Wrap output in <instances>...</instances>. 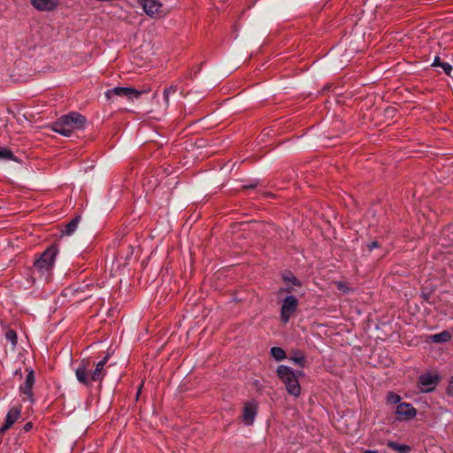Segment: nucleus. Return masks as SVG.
Here are the masks:
<instances>
[{"label": "nucleus", "instance_id": "nucleus-1", "mask_svg": "<svg viewBox=\"0 0 453 453\" xmlns=\"http://www.w3.org/2000/svg\"><path fill=\"white\" fill-rule=\"evenodd\" d=\"M109 360L106 355L97 363H91L88 359H82L75 369V377L79 383L89 388L92 382H102L106 375L105 365Z\"/></svg>", "mask_w": 453, "mask_h": 453}, {"label": "nucleus", "instance_id": "nucleus-2", "mask_svg": "<svg viewBox=\"0 0 453 453\" xmlns=\"http://www.w3.org/2000/svg\"><path fill=\"white\" fill-rule=\"evenodd\" d=\"M58 249L56 245L48 247L41 256L35 261L32 269V275L44 280H49L55 265L56 257Z\"/></svg>", "mask_w": 453, "mask_h": 453}, {"label": "nucleus", "instance_id": "nucleus-3", "mask_svg": "<svg viewBox=\"0 0 453 453\" xmlns=\"http://www.w3.org/2000/svg\"><path fill=\"white\" fill-rule=\"evenodd\" d=\"M86 118L79 112L73 111L69 114L61 116L51 126V130L60 134L63 136L69 137L74 130L84 128Z\"/></svg>", "mask_w": 453, "mask_h": 453}, {"label": "nucleus", "instance_id": "nucleus-4", "mask_svg": "<svg viewBox=\"0 0 453 453\" xmlns=\"http://www.w3.org/2000/svg\"><path fill=\"white\" fill-rule=\"evenodd\" d=\"M276 372L279 379L285 384L288 393L298 396L301 388L294 370L287 365H280L278 366Z\"/></svg>", "mask_w": 453, "mask_h": 453}, {"label": "nucleus", "instance_id": "nucleus-5", "mask_svg": "<svg viewBox=\"0 0 453 453\" xmlns=\"http://www.w3.org/2000/svg\"><path fill=\"white\" fill-rule=\"evenodd\" d=\"M441 377L437 373L425 372L419 375L418 386L422 393L433 392L441 381Z\"/></svg>", "mask_w": 453, "mask_h": 453}, {"label": "nucleus", "instance_id": "nucleus-6", "mask_svg": "<svg viewBox=\"0 0 453 453\" xmlns=\"http://www.w3.org/2000/svg\"><path fill=\"white\" fill-rule=\"evenodd\" d=\"M298 307V300L293 295L286 296L282 300L280 308V319L282 322H288L290 317L295 313Z\"/></svg>", "mask_w": 453, "mask_h": 453}, {"label": "nucleus", "instance_id": "nucleus-7", "mask_svg": "<svg viewBox=\"0 0 453 453\" xmlns=\"http://www.w3.org/2000/svg\"><path fill=\"white\" fill-rule=\"evenodd\" d=\"M142 92L129 87H115L105 92V96L112 100L113 96L127 97V99L139 98Z\"/></svg>", "mask_w": 453, "mask_h": 453}, {"label": "nucleus", "instance_id": "nucleus-8", "mask_svg": "<svg viewBox=\"0 0 453 453\" xmlns=\"http://www.w3.org/2000/svg\"><path fill=\"white\" fill-rule=\"evenodd\" d=\"M284 287L280 288L279 294H293L296 292L295 287H301L302 282L290 271H285L281 274Z\"/></svg>", "mask_w": 453, "mask_h": 453}, {"label": "nucleus", "instance_id": "nucleus-9", "mask_svg": "<svg viewBox=\"0 0 453 453\" xmlns=\"http://www.w3.org/2000/svg\"><path fill=\"white\" fill-rule=\"evenodd\" d=\"M137 2L150 17L163 13L162 4L158 0H137Z\"/></svg>", "mask_w": 453, "mask_h": 453}, {"label": "nucleus", "instance_id": "nucleus-10", "mask_svg": "<svg viewBox=\"0 0 453 453\" xmlns=\"http://www.w3.org/2000/svg\"><path fill=\"white\" fill-rule=\"evenodd\" d=\"M21 414V407H12L6 414L4 425L0 428V435H4L12 426L19 418Z\"/></svg>", "mask_w": 453, "mask_h": 453}, {"label": "nucleus", "instance_id": "nucleus-11", "mask_svg": "<svg viewBox=\"0 0 453 453\" xmlns=\"http://www.w3.org/2000/svg\"><path fill=\"white\" fill-rule=\"evenodd\" d=\"M417 414L416 409L409 403H400L395 409V416L398 420H408Z\"/></svg>", "mask_w": 453, "mask_h": 453}, {"label": "nucleus", "instance_id": "nucleus-12", "mask_svg": "<svg viewBox=\"0 0 453 453\" xmlns=\"http://www.w3.org/2000/svg\"><path fill=\"white\" fill-rule=\"evenodd\" d=\"M33 7L40 12H52L60 4L59 0H31Z\"/></svg>", "mask_w": 453, "mask_h": 453}, {"label": "nucleus", "instance_id": "nucleus-13", "mask_svg": "<svg viewBox=\"0 0 453 453\" xmlns=\"http://www.w3.org/2000/svg\"><path fill=\"white\" fill-rule=\"evenodd\" d=\"M26 370L27 371L26 380H25L24 384L20 385L19 390L24 395H26L30 397V396L33 395L32 388H33V386H34L35 381V377L34 370L28 369V368H27Z\"/></svg>", "mask_w": 453, "mask_h": 453}, {"label": "nucleus", "instance_id": "nucleus-14", "mask_svg": "<svg viewBox=\"0 0 453 453\" xmlns=\"http://www.w3.org/2000/svg\"><path fill=\"white\" fill-rule=\"evenodd\" d=\"M257 414V407L253 403H246L243 409V420L246 425H251Z\"/></svg>", "mask_w": 453, "mask_h": 453}, {"label": "nucleus", "instance_id": "nucleus-15", "mask_svg": "<svg viewBox=\"0 0 453 453\" xmlns=\"http://www.w3.org/2000/svg\"><path fill=\"white\" fill-rule=\"evenodd\" d=\"M289 359L300 367H304L306 365L305 356L303 352L299 349L291 350Z\"/></svg>", "mask_w": 453, "mask_h": 453}, {"label": "nucleus", "instance_id": "nucleus-16", "mask_svg": "<svg viewBox=\"0 0 453 453\" xmlns=\"http://www.w3.org/2000/svg\"><path fill=\"white\" fill-rule=\"evenodd\" d=\"M430 339L434 343L448 342L451 339V334L448 331H442L439 334H432Z\"/></svg>", "mask_w": 453, "mask_h": 453}, {"label": "nucleus", "instance_id": "nucleus-17", "mask_svg": "<svg viewBox=\"0 0 453 453\" xmlns=\"http://www.w3.org/2000/svg\"><path fill=\"white\" fill-rule=\"evenodd\" d=\"M81 220V216H77L73 219L69 223H67L65 226V229L62 231L65 235H72L77 229L78 225Z\"/></svg>", "mask_w": 453, "mask_h": 453}, {"label": "nucleus", "instance_id": "nucleus-18", "mask_svg": "<svg viewBox=\"0 0 453 453\" xmlns=\"http://www.w3.org/2000/svg\"><path fill=\"white\" fill-rule=\"evenodd\" d=\"M271 356L276 361H281L287 357L285 350L280 347H273L270 350Z\"/></svg>", "mask_w": 453, "mask_h": 453}, {"label": "nucleus", "instance_id": "nucleus-19", "mask_svg": "<svg viewBox=\"0 0 453 453\" xmlns=\"http://www.w3.org/2000/svg\"><path fill=\"white\" fill-rule=\"evenodd\" d=\"M0 160H12L17 161L16 157L12 151L6 148H0Z\"/></svg>", "mask_w": 453, "mask_h": 453}, {"label": "nucleus", "instance_id": "nucleus-20", "mask_svg": "<svg viewBox=\"0 0 453 453\" xmlns=\"http://www.w3.org/2000/svg\"><path fill=\"white\" fill-rule=\"evenodd\" d=\"M401 396L394 392H388L387 395V402L388 403L396 404L400 403Z\"/></svg>", "mask_w": 453, "mask_h": 453}, {"label": "nucleus", "instance_id": "nucleus-21", "mask_svg": "<svg viewBox=\"0 0 453 453\" xmlns=\"http://www.w3.org/2000/svg\"><path fill=\"white\" fill-rule=\"evenodd\" d=\"M5 337L13 344L17 342V334L14 330H8L5 334Z\"/></svg>", "mask_w": 453, "mask_h": 453}, {"label": "nucleus", "instance_id": "nucleus-22", "mask_svg": "<svg viewBox=\"0 0 453 453\" xmlns=\"http://www.w3.org/2000/svg\"><path fill=\"white\" fill-rule=\"evenodd\" d=\"M441 67L443 69L444 73L449 75V76H451V73L453 71V67L450 64L447 63V62H444L442 65H441Z\"/></svg>", "mask_w": 453, "mask_h": 453}, {"label": "nucleus", "instance_id": "nucleus-23", "mask_svg": "<svg viewBox=\"0 0 453 453\" xmlns=\"http://www.w3.org/2000/svg\"><path fill=\"white\" fill-rule=\"evenodd\" d=\"M380 247V243L377 241L371 242L367 244V250L369 252L372 251L374 249Z\"/></svg>", "mask_w": 453, "mask_h": 453}, {"label": "nucleus", "instance_id": "nucleus-24", "mask_svg": "<svg viewBox=\"0 0 453 453\" xmlns=\"http://www.w3.org/2000/svg\"><path fill=\"white\" fill-rule=\"evenodd\" d=\"M446 391L448 395H453V377L450 379Z\"/></svg>", "mask_w": 453, "mask_h": 453}, {"label": "nucleus", "instance_id": "nucleus-25", "mask_svg": "<svg viewBox=\"0 0 453 453\" xmlns=\"http://www.w3.org/2000/svg\"><path fill=\"white\" fill-rule=\"evenodd\" d=\"M444 62H442L440 58V57L436 56L434 59V62L432 64V66H440L441 67V65H442Z\"/></svg>", "mask_w": 453, "mask_h": 453}, {"label": "nucleus", "instance_id": "nucleus-26", "mask_svg": "<svg viewBox=\"0 0 453 453\" xmlns=\"http://www.w3.org/2000/svg\"><path fill=\"white\" fill-rule=\"evenodd\" d=\"M165 91H166L169 95H173L177 91V87L172 85L169 88H165Z\"/></svg>", "mask_w": 453, "mask_h": 453}, {"label": "nucleus", "instance_id": "nucleus-27", "mask_svg": "<svg viewBox=\"0 0 453 453\" xmlns=\"http://www.w3.org/2000/svg\"><path fill=\"white\" fill-rule=\"evenodd\" d=\"M33 428V424L31 422H27V424H25V426H23V431L24 432H29L31 429Z\"/></svg>", "mask_w": 453, "mask_h": 453}, {"label": "nucleus", "instance_id": "nucleus-28", "mask_svg": "<svg viewBox=\"0 0 453 453\" xmlns=\"http://www.w3.org/2000/svg\"><path fill=\"white\" fill-rule=\"evenodd\" d=\"M169 96L170 95L164 90L163 96L166 106L169 104Z\"/></svg>", "mask_w": 453, "mask_h": 453}, {"label": "nucleus", "instance_id": "nucleus-29", "mask_svg": "<svg viewBox=\"0 0 453 453\" xmlns=\"http://www.w3.org/2000/svg\"><path fill=\"white\" fill-rule=\"evenodd\" d=\"M14 374H15V375L19 374V375L21 376V369H20V368L17 369V370L15 371Z\"/></svg>", "mask_w": 453, "mask_h": 453}, {"label": "nucleus", "instance_id": "nucleus-30", "mask_svg": "<svg viewBox=\"0 0 453 453\" xmlns=\"http://www.w3.org/2000/svg\"><path fill=\"white\" fill-rule=\"evenodd\" d=\"M364 453H379V452L376 450H365V451H364Z\"/></svg>", "mask_w": 453, "mask_h": 453}, {"label": "nucleus", "instance_id": "nucleus-31", "mask_svg": "<svg viewBox=\"0 0 453 453\" xmlns=\"http://www.w3.org/2000/svg\"><path fill=\"white\" fill-rule=\"evenodd\" d=\"M255 186H256V185H251V186H247L246 188H255Z\"/></svg>", "mask_w": 453, "mask_h": 453}]
</instances>
